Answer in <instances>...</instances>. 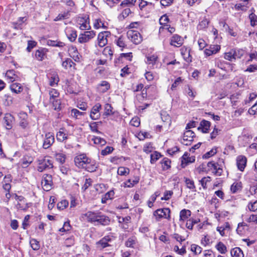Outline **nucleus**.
<instances>
[{"instance_id": "42", "label": "nucleus", "mask_w": 257, "mask_h": 257, "mask_svg": "<svg viewBox=\"0 0 257 257\" xmlns=\"http://www.w3.org/2000/svg\"><path fill=\"white\" fill-rule=\"evenodd\" d=\"M161 155L160 153L155 152L154 153L151 155V163L154 164L155 163L160 157Z\"/></svg>"}, {"instance_id": "34", "label": "nucleus", "mask_w": 257, "mask_h": 257, "mask_svg": "<svg viewBox=\"0 0 257 257\" xmlns=\"http://www.w3.org/2000/svg\"><path fill=\"white\" fill-rule=\"evenodd\" d=\"M112 110H113V107L110 104H108V103L106 104L104 106V110L105 111H104L103 115L107 116L108 115L113 114Z\"/></svg>"}, {"instance_id": "35", "label": "nucleus", "mask_w": 257, "mask_h": 257, "mask_svg": "<svg viewBox=\"0 0 257 257\" xmlns=\"http://www.w3.org/2000/svg\"><path fill=\"white\" fill-rule=\"evenodd\" d=\"M52 103L53 106L55 110H60L61 109V103L60 100L59 99H56L50 101Z\"/></svg>"}, {"instance_id": "24", "label": "nucleus", "mask_w": 257, "mask_h": 257, "mask_svg": "<svg viewBox=\"0 0 257 257\" xmlns=\"http://www.w3.org/2000/svg\"><path fill=\"white\" fill-rule=\"evenodd\" d=\"M110 88V84L106 81H102L98 86L99 91L102 93L106 92Z\"/></svg>"}, {"instance_id": "7", "label": "nucleus", "mask_w": 257, "mask_h": 257, "mask_svg": "<svg viewBox=\"0 0 257 257\" xmlns=\"http://www.w3.org/2000/svg\"><path fill=\"white\" fill-rule=\"evenodd\" d=\"M53 184L52 176L49 174H45L43 176L42 180V185L45 191H48L51 188Z\"/></svg>"}, {"instance_id": "38", "label": "nucleus", "mask_w": 257, "mask_h": 257, "mask_svg": "<svg viewBox=\"0 0 257 257\" xmlns=\"http://www.w3.org/2000/svg\"><path fill=\"white\" fill-rule=\"evenodd\" d=\"M110 240L109 237H105L98 242V244H100L102 248L106 247L109 245L108 241Z\"/></svg>"}, {"instance_id": "15", "label": "nucleus", "mask_w": 257, "mask_h": 257, "mask_svg": "<svg viewBox=\"0 0 257 257\" xmlns=\"http://www.w3.org/2000/svg\"><path fill=\"white\" fill-rule=\"evenodd\" d=\"M182 164L181 166L182 168H185L189 163H193L195 161V157H189L188 155V153H185L182 157Z\"/></svg>"}, {"instance_id": "6", "label": "nucleus", "mask_w": 257, "mask_h": 257, "mask_svg": "<svg viewBox=\"0 0 257 257\" xmlns=\"http://www.w3.org/2000/svg\"><path fill=\"white\" fill-rule=\"evenodd\" d=\"M95 36V32L93 31H86L81 34L78 37V41L80 43H85L88 42Z\"/></svg>"}, {"instance_id": "26", "label": "nucleus", "mask_w": 257, "mask_h": 257, "mask_svg": "<svg viewBox=\"0 0 257 257\" xmlns=\"http://www.w3.org/2000/svg\"><path fill=\"white\" fill-rule=\"evenodd\" d=\"M231 255L232 257H243L242 251L239 247H235L231 249L230 251Z\"/></svg>"}, {"instance_id": "47", "label": "nucleus", "mask_w": 257, "mask_h": 257, "mask_svg": "<svg viewBox=\"0 0 257 257\" xmlns=\"http://www.w3.org/2000/svg\"><path fill=\"white\" fill-rule=\"evenodd\" d=\"M185 183L186 184L187 188H189L190 189L192 190H195V186L194 185V181L189 178H185Z\"/></svg>"}, {"instance_id": "19", "label": "nucleus", "mask_w": 257, "mask_h": 257, "mask_svg": "<svg viewBox=\"0 0 257 257\" xmlns=\"http://www.w3.org/2000/svg\"><path fill=\"white\" fill-rule=\"evenodd\" d=\"M33 161V159L31 156H25L21 159V166L23 168L28 167Z\"/></svg>"}, {"instance_id": "43", "label": "nucleus", "mask_w": 257, "mask_h": 257, "mask_svg": "<svg viewBox=\"0 0 257 257\" xmlns=\"http://www.w3.org/2000/svg\"><path fill=\"white\" fill-rule=\"evenodd\" d=\"M94 27L97 29L100 28H105L106 27L104 26V23L100 19H95L94 22Z\"/></svg>"}, {"instance_id": "58", "label": "nucleus", "mask_w": 257, "mask_h": 257, "mask_svg": "<svg viewBox=\"0 0 257 257\" xmlns=\"http://www.w3.org/2000/svg\"><path fill=\"white\" fill-rule=\"evenodd\" d=\"M113 150V148L111 147H106L104 150H102L101 152V154L103 156L107 155Z\"/></svg>"}, {"instance_id": "51", "label": "nucleus", "mask_w": 257, "mask_h": 257, "mask_svg": "<svg viewBox=\"0 0 257 257\" xmlns=\"http://www.w3.org/2000/svg\"><path fill=\"white\" fill-rule=\"evenodd\" d=\"M182 82V79L181 77H178L174 82V83L172 84L171 86V90H174L176 89L177 87L180 85Z\"/></svg>"}, {"instance_id": "9", "label": "nucleus", "mask_w": 257, "mask_h": 257, "mask_svg": "<svg viewBox=\"0 0 257 257\" xmlns=\"http://www.w3.org/2000/svg\"><path fill=\"white\" fill-rule=\"evenodd\" d=\"M101 108V105L100 103L96 104L91 109L90 116L93 120L98 119L100 116L99 110Z\"/></svg>"}, {"instance_id": "20", "label": "nucleus", "mask_w": 257, "mask_h": 257, "mask_svg": "<svg viewBox=\"0 0 257 257\" xmlns=\"http://www.w3.org/2000/svg\"><path fill=\"white\" fill-rule=\"evenodd\" d=\"M98 216L96 222L103 225H107L109 224L110 219L108 216L101 214L100 212H99Z\"/></svg>"}, {"instance_id": "29", "label": "nucleus", "mask_w": 257, "mask_h": 257, "mask_svg": "<svg viewBox=\"0 0 257 257\" xmlns=\"http://www.w3.org/2000/svg\"><path fill=\"white\" fill-rule=\"evenodd\" d=\"M10 88L11 90L16 93H20L23 90V87L21 86V84L17 83L12 84Z\"/></svg>"}, {"instance_id": "36", "label": "nucleus", "mask_w": 257, "mask_h": 257, "mask_svg": "<svg viewBox=\"0 0 257 257\" xmlns=\"http://www.w3.org/2000/svg\"><path fill=\"white\" fill-rule=\"evenodd\" d=\"M50 101L57 99L59 95V93L55 89H51L49 91Z\"/></svg>"}, {"instance_id": "62", "label": "nucleus", "mask_w": 257, "mask_h": 257, "mask_svg": "<svg viewBox=\"0 0 257 257\" xmlns=\"http://www.w3.org/2000/svg\"><path fill=\"white\" fill-rule=\"evenodd\" d=\"M37 45V42L34 41H28V47L27 50L28 52H30L32 49L34 48Z\"/></svg>"}, {"instance_id": "49", "label": "nucleus", "mask_w": 257, "mask_h": 257, "mask_svg": "<svg viewBox=\"0 0 257 257\" xmlns=\"http://www.w3.org/2000/svg\"><path fill=\"white\" fill-rule=\"evenodd\" d=\"M59 81V77L57 75L52 76L50 78L49 84L51 86H54L55 85L57 84Z\"/></svg>"}, {"instance_id": "64", "label": "nucleus", "mask_w": 257, "mask_h": 257, "mask_svg": "<svg viewBox=\"0 0 257 257\" xmlns=\"http://www.w3.org/2000/svg\"><path fill=\"white\" fill-rule=\"evenodd\" d=\"M248 222H253L257 224V214H251L247 219Z\"/></svg>"}, {"instance_id": "48", "label": "nucleus", "mask_w": 257, "mask_h": 257, "mask_svg": "<svg viewBox=\"0 0 257 257\" xmlns=\"http://www.w3.org/2000/svg\"><path fill=\"white\" fill-rule=\"evenodd\" d=\"M116 44L120 48H125L126 45L122 36L119 37L116 41Z\"/></svg>"}, {"instance_id": "40", "label": "nucleus", "mask_w": 257, "mask_h": 257, "mask_svg": "<svg viewBox=\"0 0 257 257\" xmlns=\"http://www.w3.org/2000/svg\"><path fill=\"white\" fill-rule=\"evenodd\" d=\"M73 65H75V63L72 61V60L70 58H67L62 63V66L65 69H67L68 67L70 68L72 67Z\"/></svg>"}, {"instance_id": "56", "label": "nucleus", "mask_w": 257, "mask_h": 257, "mask_svg": "<svg viewBox=\"0 0 257 257\" xmlns=\"http://www.w3.org/2000/svg\"><path fill=\"white\" fill-rule=\"evenodd\" d=\"M130 123L133 126H136V127L139 126L140 124V120L139 118L138 117H133L131 119V120L130 121Z\"/></svg>"}, {"instance_id": "32", "label": "nucleus", "mask_w": 257, "mask_h": 257, "mask_svg": "<svg viewBox=\"0 0 257 257\" xmlns=\"http://www.w3.org/2000/svg\"><path fill=\"white\" fill-rule=\"evenodd\" d=\"M47 44L49 46L58 47L60 48L63 47L65 45V43L62 42L52 40H48Z\"/></svg>"}, {"instance_id": "30", "label": "nucleus", "mask_w": 257, "mask_h": 257, "mask_svg": "<svg viewBox=\"0 0 257 257\" xmlns=\"http://www.w3.org/2000/svg\"><path fill=\"white\" fill-rule=\"evenodd\" d=\"M6 76L12 82L17 80L18 76L15 74L14 70H9L6 73Z\"/></svg>"}, {"instance_id": "59", "label": "nucleus", "mask_w": 257, "mask_h": 257, "mask_svg": "<svg viewBox=\"0 0 257 257\" xmlns=\"http://www.w3.org/2000/svg\"><path fill=\"white\" fill-rule=\"evenodd\" d=\"M197 223V221L196 220H193V219H189L188 220L186 224V227L189 229H192L193 226L194 224H196Z\"/></svg>"}, {"instance_id": "44", "label": "nucleus", "mask_w": 257, "mask_h": 257, "mask_svg": "<svg viewBox=\"0 0 257 257\" xmlns=\"http://www.w3.org/2000/svg\"><path fill=\"white\" fill-rule=\"evenodd\" d=\"M31 246L33 249L37 250L40 248V245L39 241L35 239H32L30 242Z\"/></svg>"}, {"instance_id": "39", "label": "nucleus", "mask_w": 257, "mask_h": 257, "mask_svg": "<svg viewBox=\"0 0 257 257\" xmlns=\"http://www.w3.org/2000/svg\"><path fill=\"white\" fill-rule=\"evenodd\" d=\"M241 188V185L240 183L235 182L232 184L231 186V191L233 193H235L237 192Z\"/></svg>"}, {"instance_id": "1", "label": "nucleus", "mask_w": 257, "mask_h": 257, "mask_svg": "<svg viewBox=\"0 0 257 257\" xmlns=\"http://www.w3.org/2000/svg\"><path fill=\"white\" fill-rule=\"evenodd\" d=\"M75 165L79 168L85 169L86 171L93 172L97 168L95 161L88 158L86 154H82L74 158Z\"/></svg>"}, {"instance_id": "2", "label": "nucleus", "mask_w": 257, "mask_h": 257, "mask_svg": "<svg viewBox=\"0 0 257 257\" xmlns=\"http://www.w3.org/2000/svg\"><path fill=\"white\" fill-rule=\"evenodd\" d=\"M38 161V166L37 170L40 172H43L45 169H51L53 167L52 161L46 157L39 159Z\"/></svg>"}, {"instance_id": "12", "label": "nucleus", "mask_w": 257, "mask_h": 257, "mask_svg": "<svg viewBox=\"0 0 257 257\" xmlns=\"http://www.w3.org/2000/svg\"><path fill=\"white\" fill-rule=\"evenodd\" d=\"M195 137V133L191 130L186 131L183 135V139L184 142H186L185 145H190L191 142L193 141V138Z\"/></svg>"}, {"instance_id": "50", "label": "nucleus", "mask_w": 257, "mask_h": 257, "mask_svg": "<svg viewBox=\"0 0 257 257\" xmlns=\"http://www.w3.org/2000/svg\"><path fill=\"white\" fill-rule=\"evenodd\" d=\"M250 21V24L252 26L257 25V16L253 13H251L249 16Z\"/></svg>"}, {"instance_id": "57", "label": "nucleus", "mask_w": 257, "mask_h": 257, "mask_svg": "<svg viewBox=\"0 0 257 257\" xmlns=\"http://www.w3.org/2000/svg\"><path fill=\"white\" fill-rule=\"evenodd\" d=\"M172 191H166L164 192V196L161 198L162 200H168L173 195Z\"/></svg>"}, {"instance_id": "21", "label": "nucleus", "mask_w": 257, "mask_h": 257, "mask_svg": "<svg viewBox=\"0 0 257 257\" xmlns=\"http://www.w3.org/2000/svg\"><path fill=\"white\" fill-rule=\"evenodd\" d=\"M210 126V122L207 120H203L200 122V126L198 128V130L201 129L203 133L208 132Z\"/></svg>"}, {"instance_id": "46", "label": "nucleus", "mask_w": 257, "mask_h": 257, "mask_svg": "<svg viewBox=\"0 0 257 257\" xmlns=\"http://www.w3.org/2000/svg\"><path fill=\"white\" fill-rule=\"evenodd\" d=\"M191 250L196 254H199L202 251V248L200 246L194 244H192L191 246Z\"/></svg>"}, {"instance_id": "52", "label": "nucleus", "mask_w": 257, "mask_h": 257, "mask_svg": "<svg viewBox=\"0 0 257 257\" xmlns=\"http://www.w3.org/2000/svg\"><path fill=\"white\" fill-rule=\"evenodd\" d=\"M157 57L156 56H155V55H151V56H147V63L148 64H154V63H155L156 61H157Z\"/></svg>"}, {"instance_id": "13", "label": "nucleus", "mask_w": 257, "mask_h": 257, "mask_svg": "<svg viewBox=\"0 0 257 257\" xmlns=\"http://www.w3.org/2000/svg\"><path fill=\"white\" fill-rule=\"evenodd\" d=\"M183 43V39L178 35H174L171 39L170 44L172 46L179 47L182 46Z\"/></svg>"}, {"instance_id": "25", "label": "nucleus", "mask_w": 257, "mask_h": 257, "mask_svg": "<svg viewBox=\"0 0 257 257\" xmlns=\"http://www.w3.org/2000/svg\"><path fill=\"white\" fill-rule=\"evenodd\" d=\"M191 215V211L189 210L183 209L180 212V220L184 221L188 219Z\"/></svg>"}, {"instance_id": "28", "label": "nucleus", "mask_w": 257, "mask_h": 257, "mask_svg": "<svg viewBox=\"0 0 257 257\" xmlns=\"http://www.w3.org/2000/svg\"><path fill=\"white\" fill-rule=\"evenodd\" d=\"M114 192L113 190H110L105 194L101 199V202L103 203H106L107 200L113 198Z\"/></svg>"}, {"instance_id": "23", "label": "nucleus", "mask_w": 257, "mask_h": 257, "mask_svg": "<svg viewBox=\"0 0 257 257\" xmlns=\"http://www.w3.org/2000/svg\"><path fill=\"white\" fill-rule=\"evenodd\" d=\"M47 50L45 49L41 48L37 50L35 52V57L39 61H42L46 55Z\"/></svg>"}, {"instance_id": "14", "label": "nucleus", "mask_w": 257, "mask_h": 257, "mask_svg": "<svg viewBox=\"0 0 257 257\" xmlns=\"http://www.w3.org/2000/svg\"><path fill=\"white\" fill-rule=\"evenodd\" d=\"M99 212L88 211L84 215L88 222H92L96 221L97 218L99 217Z\"/></svg>"}, {"instance_id": "37", "label": "nucleus", "mask_w": 257, "mask_h": 257, "mask_svg": "<svg viewBox=\"0 0 257 257\" xmlns=\"http://www.w3.org/2000/svg\"><path fill=\"white\" fill-rule=\"evenodd\" d=\"M163 169L166 170L170 168L171 161L168 158H164L161 161Z\"/></svg>"}, {"instance_id": "16", "label": "nucleus", "mask_w": 257, "mask_h": 257, "mask_svg": "<svg viewBox=\"0 0 257 257\" xmlns=\"http://www.w3.org/2000/svg\"><path fill=\"white\" fill-rule=\"evenodd\" d=\"M68 139V135L64 132V128H60L56 134V139L60 142H64Z\"/></svg>"}, {"instance_id": "33", "label": "nucleus", "mask_w": 257, "mask_h": 257, "mask_svg": "<svg viewBox=\"0 0 257 257\" xmlns=\"http://www.w3.org/2000/svg\"><path fill=\"white\" fill-rule=\"evenodd\" d=\"M92 140L93 141L94 144L99 145L101 146L105 145L106 143L104 139L98 137L94 136L92 139Z\"/></svg>"}, {"instance_id": "31", "label": "nucleus", "mask_w": 257, "mask_h": 257, "mask_svg": "<svg viewBox=\"0 0 257 257\" xmlns=\"http://www.w3.org/2000/svg\"><path fill=\"white\" fill-rule=\"evenodd\" d=\"M161 118L162 121L165 123V124L168 126H170L171 124V119L170 115L166 112L161 113Z\"/></svg>"}, {"instance_id": "22", "label": "nucleus", "mask_w": 257, "mask_h": 257, "mask_svg": "<svg viewBox=\"0 0 257 257\" xmlns=\"http://www.w3.org/2000/svg\"><path fill=\"white\" fill-rule=\"evenodd\" d=\"M239 56L236 55L235 49H232L229 52H226L224 54V58L229 61H232L233 59H236V57Z\"/></svg>"}, {"instance_id": "11", "label": "nucleus", "mask_w": 257, "mask_h": 257, "mask_svg": "<svg viewBox=\"0 0 257 257\" xmlns=\"http://www.w3.org/2000/svg\"><path fill=\"white\" fill-rule=\"evenodd\" d=\"M247 159L242 155L238 156L236 158V165L238 169L243 171L246 165Z\"/></svg>"}, {"instance_id": "17", "label": "nucleus", "mask_w": 257, "mask_h": 257, "mask_svg": "<svg viewBox=\"0 0 257 257\" xmlns=\"http://www.w3.org/2000/svg\"><path fill=\"white\" fill-rule=\"evenodd\" d=\"M220 49L219 45H211L209 48L206 49L204 53L207 56H210L216 53Z\"/></svg>"}, {"instance_id": "54", "label": "nucleus", "mask_w": 257, "mask_h": 257, "mask_svg": "<svg viewBox=\"0 0 257 257\" xmlns=\"http://www.w3.org/2000/svg\"><path fill=\"white\" fill-rule=\"evenodd\" d=\"M128 169H126L123 167H119L117 170V173L118 175L122 176V175H126L128 174Z\"/></svg>"}, {"instance_id": "60", "label": "nucleus", "mask_w": 257, "mask_h": 257, "mask_svg": "<svg viewBox=\"0 0 257 257\" xmlns=\"http://www.w3.org/2000/svg\"><path fill=\"white\" fill-rule=\"evenodd\" d=\"M89 126L91 131L93 132H95L98 134L100 133V132L97 129V122H93L90 124Z\"/></svg>"}, {"instance_id": "10", "label": "nucleus", "mask_w": 257, "mask_h": 257, "mask_svg": "<svg viewBox=\"0 0 257 257\" xmlns=\"http://www.w3.org/2000/svg\"><path fill=\"white\" fill-rule=\"evenodd\" d=\"M15 118L10 113H7L4 118L5 126L7 130H10L13 127Z\"/></svg>"}, {"instance_id": "41", "label": "nucleus", "mask_w": 257, "mask_h": 257, "mask_svg": "<svg viewBox=\"0 0 257 257\" xmlns=\"http://www.w3.org/2000/svg\"><path fill=\"white\" fill-rule=\"evenodd\" d=\"M216 247L221 253H225L227 251L226 246L221 242L218 243Z\"/></svg>"}, {"instance_id": "55", "label": "nucleus", "mask_w": 257, "mask_h": 257, "mask_svg": "<svg viewBox=\"0 0 257 257\" xmlns=\"http://www.w3.org/2000/svg\"><path fill=\"white\" fill-rule=\"evenodd\" d=\"M248 209L251 211H255L257 210V200L253 202H250L248 205Z\"/></svg>"}, {"instance_id": "27", "label": "nucleus", "mask_w": 257, "mask_h": 257, "mask_svg": "<svg viewBox=\"0 0 257 257\" xmlns=\"http://www.w3.org/2000/svg\"><path fill=\"white\" fill-rule=\"evenodd\" d=\"M67 35L68 38L71 42H74L77 36L76 31L73 29L68 30Z\"/></svg>"}, {"instance_id": "3", "label": "nucleus", "mask_w": 257, "mask_h": 257, "mask_svg": "<svg viewBox=\"0 0 257 257\" xmlns=\"http://www.w3.org/2000/svg\"><path fill=\"white\" fill-rule=\"evenodd\" d=\"M127 36L135 44H139L142 41V36L138 31L129 30L127 32Z\"/></svg>"}, {"instance_id": "61", "label": "nucleus", "mask_w": 257, "mask_h": 257, "mask_svg": "<svg viewBox=\"0 0 257 257\" xmlns=\"http://www.w3.org/2000/svg\"><path fill=\"white\" fill-rule=\"evenodd\" d=\"M169 21L168 17L166 15H164L160 19V24L161 25L167 24Z\"/></svg>"}, {"instance_id": "4", "label": "nucleus", "mask_w": 257, "mask_h": 257, "mask_svg": "<svg viewBox=\"0 0 257 257\" xmlns=\"http://www.w3.org/2000/svg\"><path fill=\"white\" fill-rule=\"evenodd\" d=\"M170 210L168 208H164L162 209H158L154 212V215L156 217L157 220L160 219L164 218L169 219L170 218Z\"/></svg>"}, {"instance_id": "45", "label": "nucleus", "mask_w": 257, "mask_h": 257, "mask_svg": "<svg viewBox=\"0 0 257 257\" xmlns=\"http://www.w3.org/2000/svg\"><path fill=\"white\" fill-rule=\"evenodd\" d=\"M209 21L206 18H204L201 22H200L198 26V28L199 29H203L208 27Z\"/></svg>"}, {"instance_id": "53", "label": "nucleus", "mask_w": 257, "mask_h": 257, "mask_svg": "<svg viewBox=\"0 0 257 257\" xmlns=\"http://www.w3.org/2000/svg\"><path fill=\"white\" fill-rule=\"evenodd\" d=\"M68 205V202L66 200H62L57 204V207L60 210H63Z\"/></svg>"}, {"instance_id": "8", "label": "nucleus", "mask_w": 257, "mask_h": 257, "mask_svg": "<svg viewBox=\"0 0 257 257\" xmlns=\"http://www.w3.org/2000/svg\"><path fill=\"white\" fill-rule=\"evenodd\" d=\"M55 138L54 134L52 133L49 132L45 134L44 142L43 144V148L44 149L49 148L54 143Z\"/></svg>"}, {"instance_id": "5", "label": "nucleus", "mask_w": 257, "mask_h": 257, "mask_svg": "<svg viewBox=\"0 0 257 257\" xmlns=\"http://www.w3.org/2000/svg\"><path fill=\"white\" fill-rule=\"evenodd\" d=\"M110 32L104 31L99 33L97 37L98 44L100 47H103L107 44V38L110 36Z\"/></svg>"}, {"instance_id": "63", "label": "nucleus", "mask_w": 257, "mask_h": 257, "mask_svg": "<svg viewBox=\"0 0 257 257\" xmlns=\"http://www.w3.org/2000/svg\"><path fill=\"white\" fill-rule=\"evenodd\" d=\"M84 114V112H80L77 109L74 108L71 110V115L76 118H78L79 116L82 115Z\"/></svg>"}, {"instance_id": "18", "label": "nucleus", "mask_w": 257, "mask_h": 257, "mask_svg": "<svg viewBox=\"0 0 257 257\" xmlns=\"http://www.w3.org/2000/svg\"><path fill=\"white\" fill-rule=\"evenodd\" d=\"M54 156L56 160L60 163L61 165L64 164L66 161V155L63 153L62 151L60 152H55L54 154Z\"/></svg>"}]
</instances>
